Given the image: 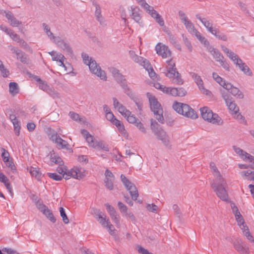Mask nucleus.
<instances>
[{"label": "nucleus", "instance_id": "ddd939ff", "mask_svg": "<svg viewBox=\"0 0 254 254\" xmlns=\"http://www.w3.org/2000/svg\"><path fill=\"white\" fill-rule=\"evenodd\" d=\"M90 70L93 74L99 77L101 79L106 81L107 80L106 74L105 71L101 69L100 66L97 64L95 60L91 61L88 65Z\"/></svg>", "mask_w": 254, "mask_h": 254}, {"label": "nucleus", "instance_id": "6e6d98bb", "mask_svg": "<svg viewBox=\"0 0 254 254\" xmlns=\"http://www.w3.org/2000/svg\"><path fill=\"white\" fill-rule=\"evenodd\" d=\"M81 56L84 63L87 65H88L89 63H91V61L93 60L91 58H89L88 55L86 53H82Z\"/></svg>", "mask_w": 254, "mask_h": 254}, {"label": "nucleus", "instance_id": "e433bc0d", "mask_svg": "<svg viewBox=\"0 0 254 254\" xmlns=\"http://www.w3.org/2000/svg\"><path fill=\"white\" fill-rule=\"evenodd\" d=\"M85 139L88 142L89 145L92 147H96L97 146L102 147V144H100L99 142L95 141L94 140V137L91 135H90L87 137Z\"/></svg>", "mask_w": 254, "mask_h": 254}, {"label": "nucleus", "instance_id": "a18cd8bd", "mask_svg": "<svg viewBox=\"0 0 254 254\" xmlns=\"http://www.w3.org/2000/svg\"><path fill=\"white\" fill-rule=\"evenodd\" d=\"M46 92L54 98L60 97L59 93L52 87H49Z\"/></svg>", "mask_w": 254, "mask_h": 254}, {"label": "nucleus", "instance_id": "8fccbe9b", "mask_svg": "<svg viewBox=\"0 0 254 254\" xmlns=\"http://www.w3.org/2000/svg\"><path fill=\"white\" fill-rule=\"evenodd\" d=\"M8 168L10 170L11 172L13 174H16L17 173L16 167L14 165V163L11 160L5 164Z\"/></svg>", "mask_w": 254, "mask_h": 254}, {"label": "nucleus", "instance_id": "9b49d317", "mask_svg": "<svg viewBox=\"0 0 254 254\" xmlns=\"http://www.w3.org/2000/svg\"><path fill=\"white\" fill-rule=\"evenodd\" d=\"M121 179L124 185L129 191L132 199L136 200L138 196V193L135 186L123 174L121 175Z\"/></svg>", "mask_w": 254, "mask_h": 254}, {"label": "nucleus", "instance_id": "2eb2a0df", "mask_svg": "<svg viewBox=\"0 0 254 254\" xmlns=\"http://www.w3.org/2000/svg\"><path fill=\"white\" fill-rule=\"evenodd\" d=\"M115 79L117 82L120 84L124 90L125 93L130 98L133 97V93L128 86L127 81L123 74L121 73L117 74V76H116Z\"/></svg>", "mask_w": 254, "mask_h": 254}, {"label": "nucleus", "instance_id": "c03bdc74", "mask_svg": "<svg viewBox=\"0 0 254 254\" xmlns=\"http://www.w3.org/2000/svg\"><path fill=\"white\" fill-rule=\"evenodd\" d=\"M238 225L239 226L240 228L242 230L243 234L246 232V231H249L248 226L245 224V221L243 218L237 221Z\"/></svg>", "mask_w": 254, "mask_h": 254}, {"label": "nucleus", "instance_id": "49530a36", "mask_svg": "<svg viewBox=\"0 0 254 254\" xmlns=\"http://www.w3.org/2000/svg\"><path fill=\"white\" fill-rule=\"evenodd\" d=\"M60 215H61V217H62L63 222L65 224H68L69 223V220H68V218L65 213L64 209L63 207H61L60 208Z\"/></svg>", "mask_w": 254, "mask_h": 254}, {"label": "nucleus", "instance_id": "473e14b6", "mask_svg": "<svg viewBox=\"0 0 254 254\" xmlns=\"http://www.w3.org/2000/svg\"><path fill=\"white\" fill-rule=\"evenodd\" d=\"M112 123L117 127L121 133L124 135L126 134L127 131L125 129V126L121 121L115 118L113 120Z\"/></svg>", "mask_w": 254, "mask_h": 254}, {"label": "nucleus", "instance_id": "7c9ffc66", "mask_svg": "<svg viewBox=\"0 0 254 254\" xmlns=\"http://www.w3.org/2000/svg\"><path fill=\"white\" fill-rule=\"evenodd\" d=\"M215 179L213 180L211 184H217L219 186H227V183L220 173L214 176Z\"/></svg>", "mask_w": 254, "mask_h": 254}, {"label": "nucleus", "instance_id": "13d9d810", "mask_svg": "<svg viewBox=\"0 0 254 254\" xmlns=\"http://www.w3.org/2000/svg\"><path fill=\"white\" fill-rule=\"evenodd\" d=\"M220 85L222 86L224 89L226 88V85L229 82L226 81L223 78L219 76V77L215 80Z\"/></svg>", "mask_w": 254, "mask_h": 254}, {"label": "nucleus", "instance_id": "5701e85b", "mask_svg": "<svg viewBox=\"0 0 254 254\" xmlns=\"http://www.w3.org/2000/svg\"><path fill=\"white\" fill-rule=\"evenodd\" d=\"M128 10L131 11L130 16L131 17L132 19L140 25L142 26L143 23L141 20V16L139 8L136 6H131Z\"/></svg>", "mask_w": 254, "mask_h": 254}, {"label": "nucleus", "instance_id": "6ab92c4d", "mask_svg": "<svg viewBox=\"0 0 254 254\" xmlns=\"http://www.w3.org/2000/svg\"><path fill=\"white\" fill-rule=\"evenodd\" d=\"M156 53L163 59L170 58L172 52L169 47L161 43H158L155 46Z\"/></svg>", "mask_w": 254, "mask_h": 254}, {"label": "nucleus", "instance_id": "4468645a", "mask_svg": "<svg viewBox=\"0 0 254 254\" xmlns=\"http://www.w3.org/2000/svg\"><path fill=\"white\" fill-rule=\"evenodd\" d=\"M133 61L143 66L144 68L147 70L149 75L151 78H153L155 76L156 73L154 72L151 65L148 60L143 57L137 56L133 60Z\"/></svg>", "mask_w": 254, "mask_h": 254}, {"label": "nucleus", "instance_id": "20e7f679", "mask_svg": "<svg viewBox=\"0 0 254 254\" xmlns=\"http://www.w3.org/2000/svg\"><path fill=\"white\" fill-rule=\"evenodd\" d=\"M172 107L177 113L187 118L193 119L197 118L196 113L188 104L175 102Z\"/></svg>", "mask_w": 254, "mask_h": 254}, {"label": "nucleus", "instance_id": "338daca9", "mask_svg": "<svg viewBox=\"0 0 254 254\" xmlns=\"http://www.w3.org/2000/svg\"><path fill=\"white\" fill-rule=\"evenodd\" d=\"M177 96L183 97L187 94V91L183 87L177 88Z\"/></svg>", "mask_w": 254, "mask_h": 254}, {"label": "nucleus", "instance_id": "7ed1b4c3", "mask_svg": "<svg viewBox=\"0 0 254 254\" xmlns=\"http://www.w3.org/2000/svg\"><path fill=\"white\" fill-rule=\"evenodd\" d=\"M150 127L158 139L161 140L165 146L170 148L171 145L168 135L166 132L160 127L157 122L153 119L151 120Z\"/></svg>", "mask_w": 254, "mask_h": 254}, {"label": "nucleus", "instance_id": "393cba45", "mask_svg": "<svg viewBox=\"0 0 254 254\" xmlns=\"http://www.w3.org/2000/svg\"><path fill=\"white\" fill-rule=\"evenodd\" d=\"M49 54L52 56L53 61L58 62L60 63L59 65L64 67L65 70L67 71V66L64 64L65 58L63 54L61 53H56L54 51L49 52Z\"/></svg>", "mask_w": 254, "mask_h": 254}, {"label": "nucleus", "instance_id": "680f3d73", "mask_svg": "<svg viewBox=\"0 0 254 254\" xmlns=\"http://www.w3.org/2000/svg\"><path fill=\"white\" fill-rule=\"evenodd\" d=\"M177 89L175 87H168V92L166 94L173 96H177Z\"/></svg>", "mask_w": 254, "mask_h": 254}, {"label": "nucleus", "instance_id": "c85d7f7f", "mask_svg": "<svg viewBox=\"0 0 254 254\" xmlns=\"http://www.w3.org/2000/svg\"><path fill=\"white\" fill-rule=\"evenodd\" d=\"M0 182L4 184L5 187L11 195H13L12 188L11 186L9 179L0 172Z\"/></svg>", "mask_w": 254, "mask_h": 254}, {"label": "nucleus", "instance_id": "6e6552de", "mask_svg": "<svg viewBox=\"0 0 254 254\" xmlns=\"http://www.w3.org/2000/svg\"><path fill=\"white\" fill-rule=\"evenodd\" d=\"M149 101L151 110L153 112L156 119L160 123L163 124L164 119L163 116V111L161 104L154 96H150L149 97Z\"/></svg>", "mask_w": 254, "mask_h": 254}, {"label": "nucleus", "instance_id": "c756f323", "mask_svg": "<svg viewBox=\"0 0 254 254\" xmlns=\"http://www.w3.org/2000/svg\"><path fill=\"white\" fill-rule=\"evenodd\" d=\"M94 213L97 216V219L102 224V225L106 227L108 222H110L109 219L106 220V216L104 217V214L99 210H94Z\"/></svg>", "mask_w": 254, "mask_h": 254}, {"label": "nucleus", "instance_id": "f257e3e1", "mask_svg": "<svg viewBox=\"0 0 254 254\" xmlns=\"http://www.w3.org/2000/svg\"><path fill=\"white\" fill-rule=\"evenodd\" d=\"M47 175L48 177L55 181H61L63 178L65 180H68L70 177L73 178L80 180L85 176V171L81 168L74 167L68 170L66 173L63 174V175H59L56 173H48Z\"/></svg>", "mask_w": 254, "mask_h": 254}, {"label": "nucleus", "instance_id": "774afa93", "mask_svg": "<svg viewBox=\"0 0 254 254\" xmlns=\"http://www.w3.org/2000/svg\"><path fill=\"white\" fill-rule=\"evenodd\" d=\"M138 252L141 254H153L140 246H138Z\"/></svg>", "mask_w": 254, "mask_h": 254}, {"label": "nucleus", "instance_id": "4c0bfd02", "mask_svg": "<svg viewBox=\"0 0 254 254\" xmlns=\"http://www.w3.org/2000/svg\"><path fill=\"white\" fill-rule=\"evenodd\" d=\"M9 91L10 94L15 95L19 92L18 84L16 82H11L9 84Z\"/></svg>", "mask_w": 254, "mask_h": 254}, {"label": "nucleus", "instance_id": "2f4dec72", "mask_svg": "<svg viewBox=\"0 0 254 254\" xmlns=\"http://www.w3.org/2000/svg\"><path fill=\"white\" fill-rule=\"evenodd\" d=\"M207 50L211 53L212 55L213 58L217 62L218 61H220L221 59L223 57V56L221 54V53L214 48L212 46H209L207 47Z\"/></svg>", "mask_w": 254, "mask_h": 254}, {"label": "nucleus", "instance_id": "39448f33", "mask_svg": "<svg viewBox=\"0 0 254 254\" xmlns=\"http://www.w3.org/2000/svg\"><path fill=\"white\" fill-rule=\"evenodd\" d=\"M113 105L115 109L131 124H135L138 119H137L121 103H120L116 98H113Z\"/></svg>", "mask_w": 254, "mask_h": 254}, {"label": "nucleus", "instance_id": "4d7b16f0", "mask_svg": "<svg viewBox=\"0 0 254 254\" xmlns=\"http://www.w3.org/2000/svg\"><path fill=\"white\" fill-rule=\"evenodd\" d=\"M106 228L108 229V231L110 234L113 236H115V232L116 229L112 224L110 223V222H108L107 225H106Z\"/></svg>", "mask_w": 254, "mask_h": 254}, {"label": "nucleus", "instance_id": "a211bd4d", "mask_svg": "<svg viewBox=\"0 0 254 254\" xmlns=\"http://www.w3.org/2000/svg\"><path fill=\"white\" fill-rule=\"evenodd\" d=\"M36 206L38 209L52 223H54L56 222V219L54 217L52 211L46 205L38 200L36 202Z\"/></svg>", "mask_w": 254, "mask_h": 254}, {"label": "nucleus", "instance_id": "423d86ee", "mask_svg": "<svg viewBox=\"0 0 254 254\" xmlns=\"http://www.w3.org/2000/svg\"><path fill=\"white\" fill-rule=\"evenodd\" d=\"M197 19H198L206 28L208 32L211 34L215 36L219 40L226 41L227 40V37L224 33L219 32L218 29L213 28L212 27V23L209 21L206 20L205 18H201L199 14H197L195 15Z\"/></svg>", "mask_w": 254, "mask_h": 254}, {"label": "nucleus", "instance_id": "cd10ccee", "mask_svg": "<svg viewBox=\"0 0 254 254\" xmlns=\"http://www.w3.org/2000/svg\"><path fill=\"white\" fill-rule=\"evenodd\" d=\"M5 13V16L8 19L10 25L13 27H16L21 24V22L18 20L13 15V14L9 11L4 12Z\"/></svg>", "mask_w": 254, "mask_h": 254}, {"label": "nucleus", "instance_id": "f704fd0d", "mask_svg": "<svg viewBox=\"0 0 254 254\" xmlns=\"http://www.w3.org/2000/svg\"><path fill=\"white\" fill-rule=\"evenodd\" d=\"M192 34H194L198 40L205 46L207 47V48L210 46L209 43L207 40L204 37H203L201 34V33L197 31V30H195V32H194Z\"/></svg>", "mask_w": 254, "mask_h": 254}, {"label": "nucleus", "instance_id": "e2e57ef3", "mask_svg": "<svg viewBox=\"0 0 254 254\" xmlns=\"http://www.w3.org/2000/svg\"><path fill=\"white\" fill-rule=\"evenodd\" d=\"M134 125L141 132L144 133L146 132V129L143 125L139 120H138V121H137Z\"/></svg>", "mask_w": 254, "mask_h": 254}, {"label": "nucleus", "instance_id": "a19ab883", "mask_svg": "<svg viewBox=\"0 0 254 254\" xmlns=\"http://www.w3.org/2000/svg\"><path fill=\"white\" fill-rule=\"evenodd\" d=\"M111 219L114 221L117 227L120 225V216L118 214L116 211L110 214Z\"/></svg>", "mask_w": 254, "mask_h": 254}, {"label": "nucleus", "instance_id": "f8f14e48", "mask_svg": "<svg viewBox=\"0 0 254 254\" xmlns=\"http://www.w3.org/2000/svg\"><path fill=\"white\" fill-rule=\"evenodd\" d=\"M163 73L166 77L169 78H172V82L178 85H182L183 84V80L181 78L180 73L177 71V68H166L165 71Z\"/></svg>", "mask_w": 254, "mask_h": 254}, {"label": "nucleus", "instance_id": "0eeeda50", "mask_svg": "<svg viewBox=\"0 0 254 254\" xmlns=\"http://www.w3.org/2000/svg\"><path fill=\"white\" fill-rule=\"evenodd\" d=\"M202 118L213 124L221 125L223 122L221 118L216 114H214L212 111L207 107H204L200 109Z\"/></svg>", "mask_w": 254, "mask_h": 254}, {"label": "nucleus", "instance_id": "79ce46f5", "mask_svg": "<svg viewBox=\"0 0 254 254\" xmlns=\"http://www.w3.org/2000/svg\"><path fill=\"white\" fill-rule=\"evenodd\" d=\"M51 161L55 164L59 165V166H63L64 162L61 157L55 155H51L50 157Z\"/></svg>", "mask_w": 254, "mask_h": 254}, {"label": "nucleus", "instance_id": "1a4fd4ad", "mask_svg": "<svg viewBox=\"0 0 254 254\" xmlns=\"http://www.w3.org/2000/svg\"><path fill=\"white\" fill-rule=\"evenodd\" d=\"M136 1L146 10V12L155 20L160 26L164 25L163 19L153 6L149 5L145 0H136Z\"/></svg>", "mask_w": 254, "mask_h": 254}, {"label": "nucleus", "instance_id": "bf43d9fd", "mask_svg": "<svg viewBox=\"0 0 254 254\" xmlns=\"http://www.w3.org/2000/svg\"><path fill=\"white\" fill-rule=\"evenodd\" d=\"M210 167L212 170V174L214 176L220 173L214 162H211L210 163Z\"/></svg>", "mask_w": 254, "mask_h": 254}, {"label": "nucleus", "instance_id": "c9c22d12", "mask_svg": "<svg viewBox=\"0 0 254 254\" xmlns=\"http://www.w3.org/2000/svg\"><path fill=\"white\" fill-rule=\"evenodd\" d=\"M230 205L232 209L233 213L235 215L236 220L238 221L243 218L242 215L241 214L238 209V208L235 205V204L233 202H231Z\"/></svg>", "mask_w": 254, "mask_h": 254}, {"label": "nucleus", "instance_id": "052dcab7", "mask_svg": "<svg viewBox=\"0 0 254 254\" xmlns=\"http://www.w3.org/2000/svg\"><path fill=\"white\" fill-rule=\"evenodd\" d=\"M167 34L168 35L169 41L170 42V43H172L173 44H176L177 43V40L175 36L173 35L169 31L167 32Z\"/></svg>", "mask_w": 254, "mask_h": 254}, {"label": "nucleus", "instance_id": "69168bd1", "mask_svg": "<svg viewBox=\"0 0 254 254\" xmlns=\"http://www.w3.org/2000/svg\"><path fill=\"white\" fill-rule=\"evenodd\" d=\"M166 63L168 64V65L166 67V68H174L176 69L177 68L176 67V64L175 62L172 60V59H171L170 60L167 61Z\"/></svg>", "mask_w": 254, "mask_h": 254}, {"label": "nucleus", "instance_id": "864d4df0", "mask_svg": "<svg viewBox=\"0 0 254 254\" xmlns=\"http://www.w3.org/2000/svg\"><path fill=\"white\" fill-rule=\"evenodd\" d=\"M118 206L121 213L125 214L127 211V207L121 201L118 202Z\"/></svg>", "mask_w": 254, "mask_h": 254}, {"label": "nucleus", "instance_id": "ea45409f", "mask_svg": "<svg viewBox=\"0 0 254 254\" xmlns=\"http://www.w3.org/2000/svg\"><path fill=\"white\" fill-rule=\"evenodd\" d=\"M95 6L96 7V10L95 12V15L96 17L97 20L100 22V23H102L103 18L101 15V11L99 5L97 4H95Z\"/></svg>", "mask_w": 254, "mask_h": 254}, {"label": "nucleus", "instance_id": "3c124183", "mask_svg": "<svg viewBox=\"0 0 254 254\" xmlns=\"http://www.w3.org/2000/svg\"><path fill=\"white\" fill-rule=\"evenodd\" d=\"M154 87L157 89L162 91L163 93L166 94L168 92V87L161 84L160 83L157 82L154 84Z\"/></svg>", "mask_w": 254, "mask_h": 254}, {"label": "nucleus", "instance_id": "f3484780", "mask_svg": "<svg viewBox=\"0 0 254 254\" xmlns=\"http://www.w3.org/2000/svg\"><path fill=\"white\" fill-rule=\"evenodd\" d=\"M211 187L219 198L225 201L228 200V195L226 190L227 186H219L217 184H211Z\"/></svg>", "mask_w": 254, "mask_h": 254}, {"label": "nucleus", "instance_id": "bb28decb", "mask_svg": "<svg viewBox=\"0 0 254 254\" xmlns=\"http://www.w3.org/2000/svg\"><path fill=\"white\" fill-rule=\"evenodd\" d=\"M233 245L235 250L240 254H247L248 253L249 248L243 245V243L241 240H236L234 242Z\"/></svg>", "mask_w": 254, "mask_h": 254}, {"label": "nucleus", "instance_id": "b1692460", "mask_svg": "<svg viewBox=\"0 0 254 254\" xmlns=\"http://www.w3.org/2000/svg\"><path fill=\"white\" fill-rule=\"evenodd\" d=\"M56 44L58 47L61 48L70 56L73 55V51L69 44L65 42L64 40L62 39L61 38H58L57 39Z\"/></svg>", "mask_w": 254, "mask_h": 254}, {"label": "nucleus", "instance_id": "a878e982", "mask_svg": "<svg viewBox=\"0 0 254 254\" xmlns=\"http://www.w3.org/2000/svg\"><path fill=\"white\" fill-rule=\"evenodd\" d=\"M9 48L11 52L16 55L17 60H19L21 62L24 64L27 63L28 59L26 54L24 52L14 47L10 46Z\"/></svg>", "mask_w": 254, "mask_h": 254}, {"label": "nucleus", "instance_id": "603ef678", "mask_svg": "<svg viewBox=\"0 0 254 254\" xmlns=\"http://www.w3.org/2000/svg\"><path fill=\"white\" fill-rule=\"evenodd\" d=\"M14 127V130L16 133V134L18 136L19 135L20 133V123L18 121V120H16V122H12Z\"/></svg>", "mask_w": 254, "mask_h": 254}, {"label": "nucleus", "instance_id": "412c9836", "mask_svg": "<svg viewBox=\"0 0 254 254\" xmlns=\"http://www.w3.org/2000/svg\"><path fill=\"white\" fill-rule=\"evenodd\" d=\"M190 74L192 79L194 80L200 90L203 94L206 95H210L211 94V93L210 91L204 88L203 81L199 75L192 72H190Z\"/></svg>", "mask_w": 254, "mask_h": 254}, {"label": "nucleus", "instance_id": "37998d69", "mask_svg": "<svg viewBox=\"0 0 254 254\" xmlns=\"http://www.w3.org/2000/svg\"><path fill=\"white\" fill-rule=\"evenodd\" d=\"M241 175L245 176L248 180L254 181V171H244L241 172Z\"/></svg>", "mask_w": 254, "mask_h": 254}, {"label": "nucleus", "instance_id": "9d476101", "mask_svg": "<svg viewBox=\"0 0 254 254\" xmlns=\"http://www.w3.org/2000/svg\"><path fill=\"white\" fill-rule=\"evenodd\" d=\"M222 98L225 101V102L228 107L229 111L232 114L236 115L239 113V108L237 105L234 98L224 90L221 89L220 90Z\"/></svg>", "mask_w": 254, "mask_h": 254}, {"label": "nucleus", "instance_id": "4be33fe9", "mask_svg": "<svg viewBox=\"0 0 254 254\" xmlns=\"http://www.w3.org/2000/svg\"><path fill=\"white\" fill-rule=\"evenodd\" d=\"M233 148L235 153L239 155L244 161L254 163V156L248 153L239 147L233 146Z\"/></svg>", "mask_w": 254, "mask_h": 254}, {"label": "nucleus", "instance_id": "5fc2aeb1", "mask_svg": "<svg viewBox=\"0 0 254 254\" xmlns=\"http://www.w3.org/2000/svg\"><path fill=\"white\" fill-rule=\"evenodd\" d=\"M2 251L4 254H19L16 250L9 248H3Z\"/></svg>", "mask_w": 254, "mask_h": 254}, {"label": "nucleus", "instance_id": "dca6fc26", "mask_svg": "<svg viewBox=\"0 0 254 254\" xmlns=\"http://www.w3.org/2000/svg\"><path fill=\"white\" fill-rule=\"evenodd\" d=\"M50 139L55 143L57 144L58 147L61 149H69V145L66 141L63 139L57 133L54 131L50 134Z\"/></svg>", "mask_w": 254, "mask_h": 254}, {"label": "nucleus", "instance_id": "58836bf2", "mask_svg": "<svg viewBox=\"0 0 254 254\" xmlns=\"http://www.w3.org/2000/svg\"><path fill=\"white\" fill-rule=\"evenodd\" d=\"M183 23L185 25L188 31L191 34L195 32V30H197L195 28L193 24L189 19H188L187 21H185Z\"/></svg>", "mask_w": 254, "mask_h": 254}, {"label": "nucleus", "instance_id": "09e8293b", "mask_svg": "<svg viewBox=\"0 0 254 254\" xmlns=\"http://www.w3.org/2000/svg\"><path fill=\"white\" fill-rule=\"evenodd\" d=\"M119 10L121 14L122 19L124 20V22L125 24H126L127 19L126 18L127 14L125 8L123 6H120L119 7Z\"/></svg>", "mask_w": 254, "mask_h": 254}, {"label": "nucleus", "instance_id": "f03ea898", "mask_svg": "<svg viewBox=\"0 0 254 254\" xmlns=\"http://www.w3.org/2000/svg\"><path fill=\"white\" fill-rule=\"evenodd\" d=\"M221 48L223 51L231 59L234 64H236L244 74L248 76L253 75V72L249 66L233 52L229 50L225 46L222 45Z\"/></svg>", "mask_w": 254, "mask_h": 254}, {"label": "nucleus", "instance_id": "0e129e2a", "mask_svg": "<svg viewBox=\"0 0 254 254\" xmlns=\"http://www.w3.org/2000/svg\"><path fill=\"white\" fill-rule=\"evenodd\" d=\"M0 71L4 77H7L9 74L8 70L4 67L3 64L0 67Z\"/></svg>", "mask_w": 254, "mask_h": 254}, {"label": "nucleus", "instance_id": "de8ad7c7", "mask_svg": "<svg viewBox=\"0 0 254 254\" xmlns=\"http://www.w3.org/2000/svg\"><path fill=\"white\" fill-rule=\"evenodd\" d=\"M115 179H108L105 180V186L110 190L114 189V182Z\"/></svg>", "mask_w": 254, "mask_h": 254}, {"label": "nucleus", "instance_id": "aec40b11", "mask_svg": "<svg viewBox=\"0 0 254 254\" xmlns=\"http://www.w3.org/2000/svg\"><path fill=\"white\" fill-rule=\"evenodd\" d=\"M224 89L228 94H231L237 99H242L244 98V95L243 92L238 87L234 86L230 82L226 85V88Z\"/></svg>", "mask_w": 254, "mask_h": 254}, {"label": "nucleus", "instance_id": "72a5a7b5", "mask_svg": "<svg viewBox=\"0 0 254 254\" xmlns=\"http://www.w3.org/2000/svg\"><path fill=\"white\" fill-rule=\"evenodd\" d=\"M31 175L34 177L37 180H40L42 177V173L39 171L38 168L30 167L28 169Z\"/></svg>", "mask_w": 254, "mask_h": 254}]
</instances>
